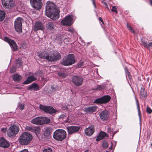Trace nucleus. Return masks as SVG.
<instances>
[{
    "label": "nucleus",
    "instance_id": "f257e3e1",
    "mask_svg": "<svg viewBox=\"0 0 152 152\" xmlns=\"http://www.w3.org/2000/svg\"><path fill=\"white\" fill-rule=\"evenodd\" d=\"M45 8V14L47 17L53 20L59 18V11L54 3L47 2Z\"/></svg>",
    "mask_w": 152,
    "mask_h": 152
},
{
    "label": "nucleus",
    "instance_id": "f03ea898",
    "mask_svg": "<svg viewBox=\"0 0 152 152\" xmlns=\"http://www.w3.org/2000/svg\"><path fill=\"white\" fill-rule=\"evenodd\" d=\"M38 56L41 58L46 59L50 62H54L61 59L60 53L57 51L54 52L53 54H49L48 53L44 51L43 52L38 53Z\"/></svg>",
    "mask_w": 152,
    "mask_h": 152
},
{
    "label": "nucleus",
    "instance_id": "7ed1b4c3",
    "mask_svg": "<svg viewBox=\"0 0 152 152\" xmlns=\"http://www.w3.org/2000/svg\"><path fill=\"white\" fill-rule=\"evenodd\" d=\"M76 62L74 55L69 54L64 57L60 62V63L63 65L68 66L72 65Z\"/></svg>",
    "mask_w": 152,
    "mask_h": 152
},
{
    "label": "nucleus",
    "instance_id": "20e7f679",
    "mask_svg": "<svg viewBox=\"0 0 152 152\" xmlns=\"http://www.w3.org/2000/svg\"><path fill=\"white\" fill-rule=\"evenodd\" d=\"M32 138L31 134L28 132H24L20 137L19 142L22 145H26L30 142Z\"/></svg>",
    "mask_w": 152,
    "mask_h": 152
},
{
    "label": "nucleus",
    "instance_id": "39448f33",
    "mask_svg": "<svg viewBox=\"0 0 152 152\" xmlns=\"http://www.w3.org/2000/svg\"><path fill=\"white\" fill-rule=\"evenodd\" d=\"M66 136V132L63 129L56 130L53 133V138L57 141H62Z\"/></svg>",
    "mask_w": 152,
    "mask_h": 152
},
{
    "label": "nucleus",
    "instance_id": "423d86ee",
    "mask_svg": "<svg viewBox=\"0 0 152 152\" xmlns=\"http://www.w3.org/2000/svg\"><path fill=\"white\" fill-rule=\"evenodd\" d=\"M19 127L15 125L10 126L7 131V135L9 137H14L19 131Z\"/></svg>",
    "mask_w": 152,
    "mask_h": 152
},
{
    "label": "nucleus",
    "instance_id": "0eeeda50",
    "mask_svg": "<svg viewBox=\"0 0 152 152\" xmlns=\"http://www.w3.org/2000/svg\"><path fill=\"white\" fill-rule=\"evenodd\" d=\"M23 22V20L21 17H18L15 20L14 22V27L17 32H22V23Z\"/></svg>",
    "mask_w": 152,
    "mask_h": 152
},
{
    "label": "nucleus",
    "instance_id": "6e6552de",
    "mask_svg": "<svg viewBox=\"0 0 152 152\" xmlns=\"http://www.w3.org/2000/svg\"><path fill=\"white\" fill-rule=\"evenodd\" d=\"M39 108L45 112L50 114H53L56 112V110L50 106L44 105L40 104Z\"/></svg>",
    "mask_w": 152,
    "mask_h": 152
},
{
    "label": "nucleus",
    "instance_id": "1a4fd4ad",
    "mask_svg": "<svg viewBox=\"0 0 152 152\" xmlns=\"http://www.w3.org/2000/svg\"><path fill=\"white\" fill-rule=\"evenodd\" d=\"M73 16L72 15L66 16L61 21V24L63 26H71L73 23Z\"/></svg>",
    "mask_w": 152,
    "mask_h": 152
},
{
    "label": "nucleus",
    "instance_id": "9d476101",
    "mask_svg": "<svg viewBox=\"0 0 152 152\" xmlns=\"http://www.w3.org/2000/svg\"><path fill=\"white\" fill-rule=\"evenodd\" d=\"M72 81L76 86H79L82 85L83 79L80 76H75L72 78Z\"/></svg>",
    "mask_w": 152,
    "mask_h": 152
},
{
    "label": "nucleus",
    "instance_id": "9b49d317",
    "mask_svg": "<svg viewBox=\"0 0 152 152\" xmlns=\"http://www.w3.org/2000/svg\"><path fill=\"white\" fill-rule=\"evenodd\" d=\"M4 39V40L9 43L13 51L17 50L18 48L17 45L14 40L11 39L7 37H5Z\"/></svg>",
    "mask_w": 152,
    "mask_h": 152
},
{
    "label": "nucleus",
    "instance_id": "f8f14e48",
    "mask_svg": "<svg viewBox=\"0 0 152 152\" xmlns=\"http://www.w3.org/2000/svg\"><path fill=\"white\" fill-rule=\"evenodd\" d=\"M30 2L32 7L37 10L40 9L42 5L41 0H30Z\"/></svg>",
    "mask_w": 152,
    "mask_h": 152
},
{
    "label": "nucleus",
    "instance_id": "ddd939ff",
    "mask_svg": "<svg viewBox=\"0 0 152 152\" xmlns=\"http://www.w3.org/2000/svg\"><path fill=\"white\" fill-rule=\"evenodd\" d=\"M2 3L5 9H10L14 6L13 0H2Z\"/></svg>",
    "mask_w": 152,
    "mask_h": 152
},
{
    "label": "nucleus",
    "instance_id": "4468645a",
    "mask_svg": "<svg viewBox=\"0 0 152 152\" xmlns=\"http://www.w3.org/2000/svg\"><path fill=\"white\" fill-rule=\"evenodd\" d=\"M80 129L79 126H68L66 128L68 133L70 134L77 132Z\"/></svg>",
    "mask_w": 152,
    "mask_h": 152
},
{
    "label": "nucleus",
    "instance_id": "2eb2a0df",
    "mask_svg": "<svg viewBox=\"0 0 152 152\" xmlns=\"http://www.w3.org/2000/svg\"><path fill=\"white\" fill-rule=\"evenodd\" d=\"M95 130L94 125H91L85 129L84 130L85 133L86 135L91 136L94 133Z\"/></svg>",
    "mask_w": 152,
    "mask_h": 152
},
{
    "label": "nucleus",
    "instance_id": "dca6fc26",
    "mask_svg": "<svg viewBox=\"0 0 152 152\" xmlns=\"http://www.w3.org/2000/svg\"><path fill=\"white\" fill-rule=\"evenodd\" d=\"M97 107L96 105H92L85 107L83 111L87 113H91L95 112L97 110Z\"/></svg>",
    "mask_w": 152,
    "mask_h": 152
},
{
    "label": "nucleus",
    "instance_id": "f3484780",
    "mask_svg": "<svg viewBox=\"0 0 152 152\" xmlns=\"http://www.w3.org/2000/svg\"><path fill=\"white\" fill-rule=\"evenodd\" d=\"M44 26L42 23L40 21H37L35 23L34 28V31H37L39 30H42L44 29Z\"/></svg>",
    "mask_w": 152,
    "mask_h": 152
},
{
    "label": "nucleus",
    "instance_id": "a211bd4d",
    "mask_svg": "<svg viewBox=\"0 0 152 152\" xmlns=\"http://www.w3.org/2000/svg\"><path fill=\"white\" fill-rule=\"evenodd\" d=\"M99 116L101 119L104 121H107L108 119V115L107 112L103 110L100 113Z\"/></svg>",
    "mask_w": 152,
    "mask_h": 152
},
{
    "label": "nucleus",
    "instance_id": "6ab92c4d",
    "mask_svg": "<svg viewBox=\"0 0 152 152\" xmlns=\"http://www.w3.org/2000/svg\"><path fill=\"white\" fill-rule=\"evenodd\" d=\"M31 122L38 125H42V117H37L31 120Z\"/></svg>",
    "mask_w": 152,
    "mask_h": 152
},
{
    "label": "nucleus",
    "instance_id": "aec40b11",
    "mask_svg": "<svg viewBox=\"0 0 152 152\" xmlns=\"http://www.w3.org/2000/svg\"><path fill=\"white\" fill-rule=\"evenodd\" d=\"M36 78L33 75L30 76L27 78L26 80L23 82V84H28L33 81L36 80Z\"/></svg>",
    "mask_w": 152,
    "mask_h": 152
},
{
    "label": "nucleus",
    "instance_id": "412c9836",
    "mask_svg": "<svg viewBox=\"0 0 152 152\" xmlns=\"http://www.w3.org/2000/svg\"><path fill=\"white\" fill-rule=\"evenodd\" d=\"M9 145V144L7 141L3 137L0 138V147L4 148H7Z\"/></svg>",
    "mask_w": 152,
    "mask_h": 152
},
{
    "label": "nucleus",
    "instance_id": "4be33fe9",
    "mask_svg": "<svg viewBox=\"0 0 152 152\" xmlns=\"http://www.w3.org/2000/svg\"><path fill=\"white\" fill-rule=\"evenodd\" d=\"M27 89L30 90H34V91H37L39 90V87L37 83H33L28 87Z\"/></svg>",
    "mask_w": 152,
    "mask_h": 152
},
{
    "label": "nucleus",
    "instance_id": "5701e85b",
    "mask_svg": "<svg viewBox=\"0 0 152 152\" xmlns=\"http://www.w3.org/2000/svg\"><path fill=\"white\" fill-rule=\"evenodd\" d=\"M46 27L48 30L52 31L55 28L54 24L53 22H48L46 24Z\"/></svg>",
    "mask_w": 152,
    "mask_h": 152
},
{
    "label": "nucleus",
    "instance_id": "b1692460",
    "mask_svg": "<svg viewBox=\"0 0 152 152\" xmlns=\"http://www.w3.org/2000/svg\"><path fill=\"white\" fill-rule=\"evenodd\" d=\"M12 78L15 82L19 83L22 80V77L18 74H15L13 76Z\"/></svg>",
    "mask_w": 152,
    "mask_h": 152
},
{
    "label": "nucleus",
    "instance_id": "393cba45",
    "mask_svg": "<svg viewBox=\"0 0 152 152\" xmlns=\"http://www.w3.org/2000/svg\"><path fill=\"white\" fill-rule=\"evenodd\" d=\"M52 132V129L50 127H46L44 132V136L46 137H48L50 135Z\"/></svg>",
    "mask_w": 152,
    "mask_h": 152
},
{
    "label": "nucleus",
    "instance_id": "a878e982",
    "mask_svg": "<svg viewBox=\"0 0 152 152\" xmlns=\"http://www.w3.org/2000/svg\"><path fill=\"white\" fill-rule=\"evenodd\" d=\"M103 104H105L110 101L111 99L110 96L109 95H104L102 97Z\"/></svg>",
    "mask_w": 152,
    "mask_h": 152
},
{
    "label": "nucleus",
    "instance_id": "bb28decb",
    "mask_svg": "<svg viewBox=\"0 0 152 152\" xmlns=\"http://www.w3.org/2000/svg\"><path fill=\"white\" fill-rule=\"evenodd\" d=\"M42 125L49 123L50 121V119L45 117H42Z\"/></svg>",
    "mask_w": 152,
    "mask_h": 152
},
{
    "label": "nucleus",
    "instance_id": "cd10ccee",
    "mask_svg": "<svg viewBox=\"0 0 152 152\" xmlns=\"http://www.w3.org/2000/svg\"><path fill=\"white\" fill-rule=\"evenodd\" d=\"M147 39L145 38H142L141 39V42L144 46L146 48L149 49L148 44L147 43Z\"/></svg>",
    "mask_w": 152,
    "mask_h": 152
},
{
    "label": "nucleus",
    "instance_id": "c85d7f7f",
    "mask_svg": "<svg viewBox=\"0 0 152 152\" xmlns=\"http://www.w3.org/2000/svg\"><path fill=\"white\" fill-rule=\"evenodd\" d=\"M16 66L19 67L22 65L23 62L20 58H19L16 60L15 61Z\"/></svg>",
    "mask_w": 152,
    "mask_h": 152
},
{
    "label": "nucleus",
    "instance_id": "c756f323",
    "mask_svg": "<svg viewBox=\"0 0 152 152\" xmlns=\"http://www.w3.org/2000/svg\"><path fill=\"white\" fill-rule=\"evenodd\" d=\"M5 13L3 11L0 10V21H3L5 18Z\"/></svg>",
    "mask_w": 152,
    "mask_h": 152
},
{
    "label": "nucleus",
    "instance_id": "7c9ffc66",
    "mask_svg": "<svg viewBox=\"0 0 152 152\" xmlns=\"http://www.w3.org/2000/svg\"><path fill=\"white\" fill-rule=\"evenodd\" d=\"M94 103L96 104H103L102 97H101L96 99L94 102Z\"/></svg>",
    "mask_w": 152,
    "mask_h": 152
},
{
    "label": "nucleus",
    "instance_id": "2f4dec72",
    "mask_svg": "<svg viewBox=\"0 0 152 152\" xmlns=\"http://www.w3.org/2000/svg\"><path fill=\"white\" fill-rule=\"evenodd\" d=\"M140 95L142 97H145L147 96L146 92L145 91V89L143 88H141L140 90Z\"/></svg>",
    "mask_w": 152,
    "mask_h": 152
},
{
    "label": "nucleus",
    "instance_id": "473e14b6",
    "mask_svg": "<svg viewBox=\"0 0 152 152\" xmlns=\"http://www.w3.org/2000/svg\"><path fill=\"white\" fill-rule=\"evenodd\" d=\"M66 30L68 31L72 34H77V32L75 31L74 29L71 27H68L66 28Z\"/></svg>",
    "mask_w": 152,
    "mask_h": 152
},
{
    "label": "nucleus",
    "instance_id": "72a5a7b5",
    "mask_svg": "<svg viewBox=\"0 0 152 152\" xmlns=\"http://www.w3.org/2000/svg\"><path fill=\"white\" fill-rule=\"evenodd\" d=\"M58 87L57 86H52L51 88V89L50 90V93H53L55 92L58 89Z\"/></svg>",
    "mask_w": 152,
    "mask_h": 152
},
{
    "label": "nucleus",
    "instance_id": "f704fd0d",
    "mask_svg": "<svg viewBox=\"0 0 152 152\" xmlns=\"http://www.w3.org/2000/svg\"><path fill=\"white\" fill-rule=\"evenodd\" d=\"M136 103L137 106V108L138 110V114L139 115V116L140 117V107L139 105V104L138 103V101L137 99H136Z\"/></svg>",
    "mask_w": 152,
    "mask_h": 152
},
{
    "label": "nucleus",
    "instance_id": "c9c22d12",
    "mask_svg": "<svg viewBox=\"0 0 152 152\" xmlns=\"http://www.w3.org/2000/svg\"><path fill=\"white\" fill-rule=\"evenodd\" d=\"M24 104L19 102L18 103V107L21 110H22L24 108Z\"/></svg>",
    "mask_w": 152,
    "mask_h": 152
},
{
    "label": "nucleus",
    "instance_id": "e433bc0d",
    "mask_svg": "<svg viewBox=\"0 0 152 152\" xmlns=\"http://www.w3.org/2000/svg\"><path fill=\"white\" fill-rule=\"evenodd\" d=\"M102 146L104 149H105L107 148L108 146L107 142L106 141H104L103 142Z\"/></svg>",
    "mask_w": 152,
    "mask_h": 152
},
{
    "label": "nucleus",
    "instance_id": "4c0bfd02",
    "mask_svg": "<svg viewBox=\"0 0 152 152\" xmlns=\"http://www.w3.org/2000/svg\"><path fill=\"white\" fill-rule=\"evenodd\" d=\"M126 26L129 30L131 31L132 33L134 34L135 33V31L134 30L133 28L131 27L130 26H129L128 23H126Z\"/></svg>",
    "mask_w": 152,
    "mask_h": 152
},
{
    "label": "nucleus",
    "instance_id": "58836bf2",
    "mask_svg": "<svg viewBox=\"0 0 152 152\" xmlns=\"http://www.w3.org/2000/svg\"><path fill=\"white\" fill-rule=\"evenodd\" d=\"M43 152H52V151L50 148L46 147L43 150Z\"/></svg>",
    "mask_w": 152,
    "mask_h": 152
},
{
    "label": "nucleus",
    "instance_id": "ea45409f",
    "mask_svg": "<svg viewBox=\"0 0 152 152\" xmlns=\"http://www.w3.org/2000/svg\"><path fill=\"white\" fill-rule=\"evenodd\" d=\"M16 69L15 66H12L10 70V72L11 73H13L16 71Z\"/></svg>",
    "mask_w": 152,
    "mask_h": 152
},
{
    "label": "nucleus",
    "instance_id": "a19ab883",
    "mask_svg": "<svg viewBox=\"0 0 152 152\" xmlns=\"http://www.w3.org/2000/svg\"><path fill=\"white\" fill-rule=\"evenodd\" d=\"M66 117V113H64L58 117L59 119H63Z\"/></svg>",
    "mask_w": 152,
    "mask_h": 152
},
{
    "label": "nucleus",
    "instance_id": "79ce46f5",
    "mask_svg": "<svg viewBox=\"0 0 152 152\" xmlns=\"http://www.w3.org/2000/svg\"><path fill=\"white\" fill-rule=\"evenodd\" d=\"M58 75L59 76H60L61 77H66L67 75L66 73L63 72H59L58 73Z\"/></svg>",
    "mask_w": 152,
    "mask_h": 152
},
{
    "label": "nucleus",
    "instance_id": "37998d69",
    "mask_svg": "<svg viewBox=\"0 0 152 152\" xmlns=\"http://www.w3.org/2000/svg\"><path fill=\"white\" fill-rule=\"evenodd\" d=\"M124 70L125 72L126 73L127 75L129 78L130 77V73L129 72L128 70L127 69V67L126 66H125L124 68Z\"/></svg>",
    "mask_w": 152,
    "mask_h": 152
},
{
    "label": "nucleus",
    "instance_id": "c03bdc74",
    "mask_svg": "<svg viewBox=\"0 0 152 152\" xmlns=\"http://www.w3.org/2000/svg\"><path fill=\"white\" fill-rule=\"evenodd\" d=\"M146 112L149 114H151L152 112V110L148 106L146 107Z\"/></svg>",
    "mask_w": 152,
    "mask_h": 152
},
{
    "label": "nucleus",
    "instance_id": "a18cd8bd",
    "mask_svg": "<svg viewBox=\"0 0 152 152\" xmlns=\"http://www.w3.org/2000/svg\"><path fill=\"white\" fill-rule=\"evenodd\" d=\"M104 86L103 85H97V89L100 90H102L104 89Z\"/></svg>",
    "mask_w": 152,
    "mask_h": 152
},
{
    "label": "nucleus",
    "instance_id": "49530a36",
    "mask_svg": "<svg viewBox=\"0 0 152 152\" xmlns=\"http://www.w3.org/2000/svg\"><path fill=\"white\" fill-rule=\"evenodd\" d=\"M57 40H58L59 43L61 42L63 39H62V37L61 36H60L58 37L57 38Z\"/></svg>",
    "mask_w": 152,
    "mask_h": 152
},
{
    "label": "nucleus",
    "instance_id": "de8ad7c7",
    "mask_svg": "<svg viewBox=\"0 0 152 152\" xmlns=\"http://www.w3.org/2000/svg\"><path fill=\"white\" fill-rule=\"evenodd\" d=\"M99 134L103 139L105 137H106L107 134L104 132H102L101 133H100Z\"/></svg>",
    "mask_w": 152,
    "mask_h": 152
},
{
    "label": "nucleus",
    "instance_id": "09e8293b",
    "mask_svg": "<svg viewBox=\"0 0 152 152\" xmlns=\"http://www.w3.org/2000/svg\"><path fill=\"white\" fill-rule=\"evenodd\" d=\"M111 11L112 12H115L116 13H117V8L115 6H113L112 7Z\"/></svg>",
    "mask_w": 152,
    "mask_h": 152
},
{
    "label": "nucleus",
    "instance_id": "8fccbe9b",
    "mask_svg": "<svg viewBox=\"0 0 152 152\" xmlns=\"http://www.w3.org/2000/svg\"><path fill=\"white\" fill-rule=\"evenodd\" d=\"M103 138L100 136L99 134V135L97 137L96 139V141H100L103 139Z\"/></svg>",
    "mask_w": 152,
    "mask_h": 152
},
{
    "label": "nucleus",
    "instance_id": "3c124183",
    "mask_svg": "<svg viewBox=\"0 0 152 152\" xmlns=\"http://www.w3.org/2000/svg\"><path fill=\"white\" fill-rule=\"evenodd\" d=\"M26 129L27 130L29 131H31L33 129L32 127L29 126H27L26 127Z\"/></svg>",
    "mask_w": 152,
    "mask_h": 152
},
{
    "label": "nucleus",
    "instance_id": "603ef678",
    "mask_svg": "<svg viewBox=\"0 0 152 152\" xmlns=\"http://www.w3.org/2000/svg\"><path fill=\"white\" fill-rule=\"evenodd\" d=\"M7 128H3L1 129V131L4 133H5L7 131Z\"/></svg>",
    "mask_w": 152,
    "mask_h": 152
},
{
    "label": "nucleus",
    "instance_id": "864d4df0",
    "mask_svg": "<svg viewBox=\"0 0 152 152\" xmlns=\"http://www.w3.org/2000/svg\"><path fill=\"white\" fill-rule=\"evenodd\" d=\"M102 3H103V5L105 6V7L106 8L108 9V5L107 3L103 1H102Z\"/></svg>",
    "mask_w": 152,
    "mask_h": 152
},
{
    "label": "nucleus",
    "instance_id": "5fc2aeb1",
    "mask_svg": "<svg viewBox=\"0 0 152 152\" xmlns=\"http://www.w3.org/2000/svg\"><path fill=\"white\" fill-rule=\"evenodd\" d=\"M91 1L94 7L96 8V6L95 3V0H91Z\"/></svg>",
    "mask_w": 152,
    "mask_h": 152
},
{
    "label": "nucleus",
    "instance_id": "6e6d98bb",
    "mask_svg": "<svg viewBox=\"0 0 152 152\" xmlns=\"http://www.w3.org/2000/svg\"><path fill=\"white\" fill-rule=\"evenodd\" d=\"M83 62H81L80 63H79L78 64V67H81L82 66V65H83Z\"/></svg>",
    "mask_w": 152,
    "mask_h": 152
},
{
    "label": "nucleus",
    "instance_id": "4d7b16f0",
    "mask_svg": "<svg viewBox=\"0 0 152 152\" xmlns=\"http://www.w3.org/2000/svg\"><path fill=\"white\" fill-rule=\"evenodd\" d=\"M99 20L100 21H101L104 24L103 21L102 19L100 17H99Z\"/></svg>",
    "mask_w": 152,
    "mask_h": 152
},
{
    "label": "nucleus",
    "instance_id": "13d9d810",
    "mask_svg": "<svg viewBox=\"0 0 152 152\" xmlns=\"http://www.w3.org/2000/svg\"><path fill=\"white\" fill-rule=\"evenodd\" d=\"M64 42H66V44H67L68 42V39L67 38H65L64 39Z\"/></svg>",
    "mask_w": 152,
    "mask_h": 152
},
{
    "label": "nucleus",
    "instance_id": "bf43d9fd",
    "mask_svg": "<svg viewBox=\"0 0 152 152\" xmlns=\"http://www.w3.org/2000/svg\"><path fill=\"white\" fill-rule=\"evenodd\" d=\"M149 49H150V47H151L152 48V42H150L148 44Z\"/></svg>",
    "mask_w": 152,
    "mask_h": 152
},
{
    "label": "nucleus",
    "instance_id": "052dcab7",
    "mask_svg": "<svg viewBox=\"0 0 152 152\" xmlns=\"http://www.w3.org/2000/svg\"><path fill=\"white\" fill-rule=\"evenodd\" d=\"M69 117H68L67 118L66 120V122H69Z\"/></svg>",
    "mask_w": 152,
    "mask_h": 152
},
{
    "label": "nucleus",
    "instance_id": "680f3d73",
    "mask_svg": "<svg viewBox=\"0 0 152 152\" xmlns=\"http://www.w3.org/2000/svg\"><path fill=\"white\" fill-rule=\"evenodd\" d=\"M89 151V149H87L84 152H88Z\"/></svg>",
    "mask_w": 152,
    "mask_h": 152
},
{
    "label": "nucleus",
    "instance_id": "e2e57ef3",
    "mask_svg": "<svg viewBox=\"0 0 152 152\" xmlns=\"http://www.w3.org/2000/svg\"><path fill=\"white\" fill-rule=\"evenodd\" d=\"M150 4L152 6V0H151L150 1Z\"/></svg>",
    "mask_w": 152,
    "mask_h": 152
},
{
    "label": "nucleus",
    "instance_id": "0e129e2a",
    "mask_svg": "<svg viewBox=\"0 0 152 152\" xmlns=\"http://www.w3.org/2000/svg\"><path fill=\"white\" fill-rule=\"evenodd\" d=\"M15 88H19V89L20 88H19L18 87H15Z\"/></svg>",
    "mask_w": 152,
    "mask_h": 152
},
{
    "label": "nucleus",
    "instance_id": "69168bd1",
    "mask_svg": "<svg viewBox=\"0 0 152 152\" xmlns=\"http://www.w3.org/2000/svg\"><path fill=\"white\" fill-rule=\"evenodd\" d=\"M151 146H152V143H151Z\"/></svg>",
    "mask_w": 152,
    "mask_h": 152
},
{
    "label": "nucleus",
    "instance_id": "338daca9",
    "mask_svg": "<svg viewBox=\"0 0 152 152\" xmlns=\"http://www.w3.org/2000/svg\"><path fill=\"white\" fill-rule=\"evenodd\" d=\"M106 152H109V151H106Z\"/></svg>",
    "mask_w": 152,
    "mask_h": 152
}]
</instances>
